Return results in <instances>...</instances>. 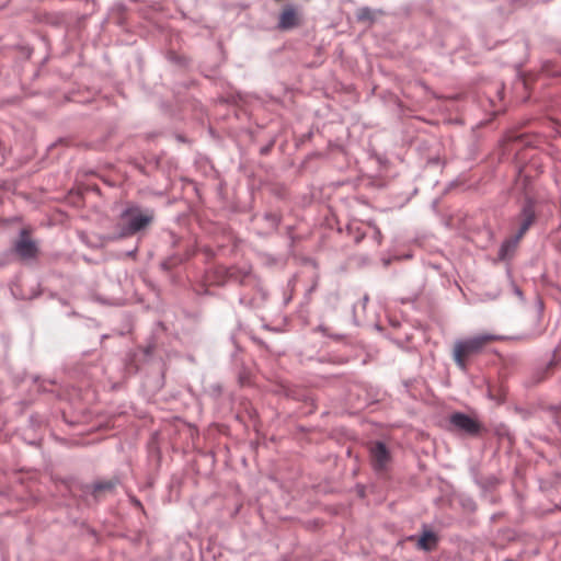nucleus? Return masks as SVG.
I'll list each match as a JSON object with an SVG mask.
<instances>
[{
  "mask_svg": "<svg viewBox=\"0 0 561 561\" xmlns=\"http://www.w3.org/2000/svg\"><path fill=\"white\" fill-rule=\"evenodd\" d=\"M359 21H367L373 19V11L369 8H362L357 12Z\"/></svg>",
  "mask_w": 561,
  "mask_h": 561,
  "instance_id": "nucleus-12",
  "label": "nucleus"
},
{
  "mask_svg": "<svg viewBox=\"0 0 561 561\" xmlns=\"http://www.w3.org/2000/svg\"><path fill=\"white\" fill-rule=\"evenodd\" d=\"M535 209L531 204H527L523 207L520 215L518 216V222L519 228L516 233L520 239L525 236V233L528 231L530 226L535 221Z\"/></svg>",
  "mask_w": 561,
  "mask_h": 561,
  "instance_id": "nucleus-7",
  "label": "nucleus"
},
{
  "mask_svg": "<svg viewBox=\"0 0 561 561\" xmlns=\"http://www.w3.org/2000/svg\"><path fill=\"white\" fill-rule=\"evenodd\" d=\"M228 277L230 279L237 280L240 284H244L245 280L251 277V271L250 270H241L237 267H231L227 271Z\"/></svg>",
  "mask_w": 561,
  "mask_h": 561,
  "instance_id": "nucleus-11",
  "label": "nucleus"
},
{
  "mask_svg": "<svg viewBox=\"0 0 561 561\" xmlns=\"http://www.w3.org/2000/svg\"><path fill=\"white\" fill-rule=\"evenodd\" d=\"M450 422L457 428L471 435L478 434L481 428V425L474 419L462 413L453 414Z\"/></svg>",
  "mask_w": 561,
  "mask_h": 561,
  "instance_id": "nucleus-5",
  "label": "nucleus"
},
{
  "mask_svg": "<svg viewBox=\"0 0 561 561\" xmlns=\"http://www.w3.org/2000/svg\"><path fill=\"white\" fill-rule=\"evenodd\" d=\"M153 219V210H142L138 206H129L119 216L117 222L118 237H131L150 226Z\"/></svg>",
  "mask_w": 561,
  "mask_h": 561,
  "instance_id": "nucleus-2",
  "label": "nucleus"
},
{
  "mask_svg": "<svg viewBox=\"0 0 561 561\" xmlns=\"http://www.w3.org/2000/svg\"><path fill=\"white\" fill-rule=\"evenodd\" d=\"M520 240L522 239L516 234H514V236L510 237L507 240H505L503 242V244L501 245V249L499 252L500 259L507 260L508 257H511L513 255L514 251L516 250Z\"/></svg>",
  "mask_w": 561,
  "mask_h": 561,
  "instance_id": "nucleus-8",
  "label": "nucleus"
},
{
  "mask_svg": "<svg viewBox=\"0 0 561 561\" xmlns=\"http://www.w3.org/2000/svg\"><path fill=\"white\" fill-rule=\"evenodd\" d=\"M437 538L436 536L431 531H425L419 539L417 546L419 548L430 551L432 550L436 545Z\"/></svg>",
  "mask_w": 561,
  "mask_h": 561,
  "instance_id": "nucleus-10",
  "label": "nucleus"
},
{
  "mask_svg": "<svg viewBox=\"0 0 561 561\" xmlns=\"http://www.w3.org/2000/svg\"><path fill=\"white\" fill-rule=\"evenodd\" d=\"M13 250L21 260H32L38 254V245L31 238L27 229H22L19 239L14 242Z\"/></svg>",
  "mask_w": 561,
  "mask_h": 561,
  "instance_id": "nucleus-3",
  "label": "nucleus"
},
{
  "mask_svg": "<svg viewBox=\"0 0 561 561\" xmlns=\"http://www.w3.org/2000/svg\"><path fill=\"white\" fill-rule=\"evenodd\" d=\"M502 340V336L493 333H479L477 335L456 341L453 347V358L462 370L468 369L471 357L482 353L489 344Z\"/></svg>",
  "mask_w": 561,
  "mask_h": 561,
  "instance_id": "nucleus-1",
  "label": "nucleus"
},
{
  "mask_svg": "<svg viewBox=\"0 0 561 561\" xmlns=\"http://www.w3.org/2000/svg\"><path fill=\"white\" fill-rule=\"evenodd\" d=\"M300 24V18L297 9L293 5H286L278 20V27L280 30H291Z\"/></svg>",
  "mask_w": 561,
  "mask_h": 561,
  "instance_id": "nucleus-6",
  "label": "nucleus"
},
{
  "mask_svg": "<svg viewBox=\"0 0 561 561\" xmlns=\"http://www.w3.org/2000/svg\"><path fill=\"white\" fill-rule=\"evenodd\" d=\"M119 484L118 478H112L94 484L93 494L98 496L102 492H111Z\"/></svg>",
  "mask_w": 561,
  "mask_h": 561,
  "instance_id": "nucleus-9",
  "label": "nucleus"
},
{
  "mask_svg": "<svg viewBox=\"0 0 561 561\" xmlns=\"http://www.w3.org/2000/svg\"><path fill=\"white\" fill-rule=\"evenodd\" d=\"M370 462L375 471L385 472L391 461V455L387 446L381 442L369 444Z\"/></svg>",
  "mask_w": 561,
  "mask_h": 561,
  "instance_id": "nucleus-4",
  "label": "nucleus"
}]
</instances>
